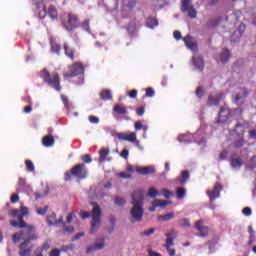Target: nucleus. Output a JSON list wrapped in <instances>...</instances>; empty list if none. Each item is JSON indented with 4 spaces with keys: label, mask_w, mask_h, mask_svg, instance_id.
Segmentation results:
<instances>
[{
    "label": "nucleus",
    "mask_w": 256,
    "mask_h": 256,
    "mask_svg": "<svg viewBox=\"0 0 256 256\" xmlns=\"http://www.w3.org/2000/svg\"><path fill=\"white\" fill-rule=\"evenodd\" d=\"M49 15L50 19H52V21H55L58 19L59 14L57 13V8H55V6L51 5L48 8V12H47V7L44 6L43 10L39 12V17L40 19H45L46 15Z\"/></svg>",
    "instance_id": "12"
},
{
    "label": "nucleus",
    "mask_w": 256,
    "mask_h": 256,
    "mask_svg": "<svg viewBox=\"0 0 256 256\" xmlns=\"http://www.w3.org/2000/svg\"><path fill=\"white\" fill-rule=\"evenodd\" d=\"M60 20L66 31H73V29H77L81 25L79 23V16L71 12L62 15Z\"/></svg>",
    "instance_id": "5"
},
{
    "label": "nucleus",
    "mask_w": 256,
    "mask_h": 256,
    "mask_svg": "<svg viewBox=\"0 0 256 256\" xmlns=\"http://www.w3.org/2000/svg\"><path fill=\"white\" fill-rule=\"evenodd\" d=\"M249 127V124L247 122L241 123L238 122L234 129L230 131V134H232L233 137H245V132L247 131V128Z\"/></svg>",
    "instance_id": "11"
},
{
    "label": "nucleus",
    "mask_w": 256,
    "mask_h": 256,
    "mask_svg": "<svg viewBox=\"0 0 256 256\" xmlns=\"http://www.w3.org/2000/svg\"><path fill=\"white\" fill-rule=\"evenodd\" d=\"M48 210H49V206L46 205L44 208H38L37 209V214L38 215H45V213H47Z\"/></svg>",
    "instance_id": "54"
},
{
    "label": "nucleus",
    "mask_w": 256,
    "mask_h": 256,
    "mask_svg": "<svg viewBox=\"0 0 256 256\" xmlns=\"http://www.w3.org/2000/svg\"><path fill=\"white\" fill-rule=\"evenodd\" d=\"M12 239H13L14 243H19L21 241V239H23V233L18 232V233L13 234Z\"/></svg>",
    "instance_id": "44"
},
{
    "label": "nucleus",
    "mask_w": 256,
    "mask_h": 256,
    "mask_svg": "<svg viewBox=\"0 0 256 256\" xmlns=\"http://www.w3.org/2000/svg\"><path fill=\"white\" fill-rule=\"evenodd\" d=\"M62 223H63L65 233H73V231H75V228L73 226H67L65 225V222H62Z\"/></svg>",
    "instance_id": "53"
},
{
    "label": "nucleus",
    "mask_w": 256,
    "mask_h": 256,
    "mask_svg": "<svg viewBox=\"0 0 256 256\" xmlns=\"http://www.w3.org/2000/svg\"><path fill=\"white\" fill-rule=\"evenodd\" d=\"M159 25V21L156 18L148 17L146 19V27L149 29H155Z\"/></svg>",
    "instance_id": "29"
},
{
    "label": "nucleus",
    "mask_w": 256,
    "mask_h": 256,
    "mask_svg": "<svg viewBox=\"0 0 256 256\" xmlns=\"http://www.w3.org/2000/svg\"><path fill=\"white\" fill-rule=\"evenodd\" d=\"M161 193H159V190L155 187H151L148 190V197H151L152 199H155V197H161Z\"/></svg>",
    "instance_id": "33"
},
{
    "label": "nucleus",
    "mask_w": 256,
    "mask_h": 256,
    "mask_svg": "<svg viewBox=\"0 0 256 256\" xmlns=\"http://www.w3.org/2000/svg\"><path fill=\"white\" fill-rule=\"evenodd\" d=\"M205 227H207V226H203V220H198L195 223V229H197V231H203V229H205Z\"/></svg>",
    "instance_id": "48"
},
{
    "label": "nucleus",
    "mask_w": 256,
    "mask_h": 256,
    "mask_svg": "<svg viewBox=\"0 0 256 256\" xmlns=\"http://www.w3.org/2000/svg\"><path fill=\"white\" fill-rule=\"evenodd\" d=\"M193 65L196 67V69H199V71H203L205 68V63L203 62V58L198 56V57H193L192 58Z\"/></svg>",
    "instance_id": "24"
},
{
    "label": "nucleus",
    "mask_w": 256,
    "mask_h": 256,
    "mask_svg": "<svg viewBox=\"0 0 256 256\" xmlns=\"http://www.w3.org/2000/svg\"><path fill=\"white\" fill-rule=\"evenodd\" d=\"M46 221L49 227H53V225H59V223H63V217L57 220V214L52 213L47 216Z\"/></svg>",
    "instance_id": "20"
},
{
    "label": "nucleus",
    "mask_w": 256,
    "mask_h": 256,
    "mask_svg": "<svg viewBox=\"0 0 256 256\" xmlns=\"http://www.w3.org/2000/svg\"><path fill=\"white\" fill-rule=\"evenodd\" d=\"M81 161H83V163H91V161H93V159L91 158V155L86 154L81 156Z\"/></svg>",
    "instance_id": "51"
},
{
    "label": "nucleus",
    "mask_w": 256,
    "mask_h": 256,
    "mask_svg": "<svg viewBox=\"0 0 256 256\" xmlns=\"http://www.w3.org/2000/svg\"><path fill=\"white\" fill-rule=\"evenodd\" d=\"M114 203H115V205H118L119 207H123V205H125L127 202L125 201V198H123L121 196H116L114 198Z\"/></svg>",
    "instance_id": "41"
},
{
    "label": "nucleus",
    "mask_w": 256,
    "mask_h": 256,
    "mask_svg": "<svg viewBox=\"0 0 256 256\" xmlns=\"http://www.w3.org/2000/svg\"><path fill=\"white\" fill-rule=\"evenodd\" d=\"M9 217L18 219L19 222L15 220H10V225L12 227H18V229H26L27 233H33L35 231V226L27 224L23 217L29 215V208L21 206L20 209H11L8 212Z\"/></svg>",
    "instance_id": "2"
},
{
    "label": "nucleus",
    "mask_w": 256,
    "mask_h": 256,
    "mask_svg": "<svg viewBox=\"0 0 256 256\" xmlns=\"http://www.w3.org/2000/svg\"><path fill=\"white\" fill-rule=\"evenodd\" d=\"M146 97H155V90L153 88H147Z\"/></svg>",
    "instance_id": "58"
},
{
    "label": "nucleus",
    "mask_w": 256,
    "mask_h": 256,
    "mask_svg": "<svg viewBox=\"0 0 256 256\" xmlns=\"http://www.w3.org/2000/svg\"><path fill=\"white\" fill-rule=\"evenodd\" d=\"M49 256H61V250L54 248L51 250Z\"/></svg>",
    "instance_id": "59"
},
{
    "label": "nucleus",
    "mask_w": 256,
    "mask_h": 256,
    "mask_svg": "<svg viewBox=\"0 0 256 256\" xmlns=\"http://www.w3.org/2000/svg\"><path fill=\"white\" fill-rule=\"evenodd\" d=\"M89 176V171L85 163H79L74 165L70 171L64 174V181H71L73 177L79 180H83Z\"/></svg>",
    "instance_id": "3"
},
{
    "label": "nucleus",
    "mask_w": 256,
    "mask_h": 256,
    "mask_svg": "<svg viewBox=\"0 0 256 256\" xmlns=\"http://www.w3.org/2000/svg\"><path fill=\"white\" fill-rule=\"evenodd\" d=\"M82 28L89 33L90 28H89V20H84V22L81 24Z\"/></svg>",
    "instance_id": "60"
},
{
    "label": "nucleus",
    "mask_w": 256,
    "mask_h": 256,
    "mask_svg": "<svg viewBox=\"0 0 256 256\" xmlns=\"http://www.w3.org/2000/svg\"><path fill=\"white\" fill-rule=\"evenodd\" d=\"M219 23H221V18H212L206 23L205 29H215Z\"/></svg>",
    "instance_id": "27"
},
{
    "label": "nucleus",
    "mask_w": 256,
    "mask_h": 256,
    "mask_svg": "<svg viewBox=\"0 0 256 256\" xmlns=\"http://www.w3.org/2000/svg\"><path fill=\"white\" fill-rule=\"evenodd\" d=\"M166 244L165 249H167L170 256H175V249L171 248L174 245L175 239H177V230L171 229L168 233H166Z\"/></svg>",
    "instance_id": "9"
},
{
    "label": "nucleus",
    "mask_w": 256,
    "mask_h": 256,
    "mask_svg": "<svg viewBox=\"0 0 256 256\" xmlns=\"http://www.w3.org/2000/svg\"><path fill=\"white\" fill-rule=\"evenodd\" d=\"M113 111L117 115H127V113H128L127 108H125V106H121L119 104H116L114 106Z\"/></svg>",
    "instance_id": "31"
},
{
    "label": "nucleus",
    "mask_w": 256,
    "mask_h": 256,
    "mask_svg": "<svg viewBox=\"0 0 256 256\" xmlns=\"http://www.w3.org/2000/svg\"><path fill=\"white\" fill-rule=\"evenodd\" d=\"M41 79H43L44 83H47L50 87L55 89V91L61 92V77L57 72L49 73L47 69H44L40 73Z\"/></svg>",
    "instance_id": "4"
},
{
    "label": "nucleus",
    "mask_w": 256,
    "mask_h": 256,
    "mask_svg": "<svg viewBox=\"0 0 256 256\" xmlns=\"http://www.w3.org/2000/svg\"><path fill=\"white\" fill-rule=\"evenodd\" d=\"M155 233V228H150L142 233H140L141 237H149Z\"/></svg>",
    "instance_id": "45"
},
{
    "label": "nucleus",
    "mask_w": 256,
    "mask_h": 256,
    "mask_svg": "<svg viewBox=\"0 0 256 256\" xmlns=\"http://www.w3.org/2000/svg\"><path fill=\"white\" fill-rule=\"evenodd\" d=\"M195 93H196V96H198L201 99V97H203V95H205V90H203V88H201V87H198L196 89Z\"/></svg>",
    "instance_id": "57"
},
{
    "label": "nucleus",
    "mask_w": 256,
    "mask_h": 256,
    "mask_svg": "<svg viewBox=\"0 0 256 256\" xmlns=\"http://www.w3.org/2000/svg\"><path fill=\"white\" fill-rule=\"evenodd\" d=\"M42 145L44 147H53L55 145V138L51 135H46L42 139Z\"/></svg>",
    "instance_id": "26"
},
{
    "label": "nucleus",
    "mask_w": 256,
    "mask_h": 256,
    "mask_svg": "<svg viewBox=\"0 0 256 256\" xmlns=\"http://www.w3.org/2000/svg\"><path fill=\"white\" fill-rule=\"evenodd\" d=\"M136 113L138 115V117H143V115H145V107H139L136 109Z\"/></svg>",
    "instance_id": "56"
},
{
    "label": "nucleus",
    "mask_w": 256,
    "mask_h": 256,
    "mask_svg": "<svg viewBox=\"0 0 256 256\" xmlns=\"http://www.w3.org/2000/svg\"><path fill=\"white\" fill-rule=\"evenodd\" d=\"M221 191H223V185L220 182H216L213 190H207L206 195H208L210 201H215V199H219L221 197Z\"/></svg>",
    "instance_id": "13"
},
{
    "label": "nucleus",
    "mask_w": 256,
    "mask_h": 256,
    "mask_svg": "<svg viewBox=\"0 0 256 256\" xmlns=\"http://www.w3.org/2000/svg\"><path fill=\"white\" fill-rule=\"evenodd\" d=\"M230 58L231 52H229L228 49H224L222 53L219 55V61H221V63H227V61H229Z\"/></svg>",
    "instance_id": "28"
},
{
    "label": "nucleus",
    "mask_w": 256,
    "mask_h": 256,
    "mask_svg": "<svg viewBox=\"0 0 256 256\" xmlns=\"http://www.w3.org/2000/svg\"><path fill=\"white\" fill-rule=\"evenodd\" d=\"M173 217H175V214L173 212L171 213H167L165 215H159L157 217V221H170V219H173Z\"/></svg>",
    "instance_id": "34"
},
{
    "label": "nucleus",
    "mask_w": 256,
    "mask_h": 256,
    "mask_svg": "<svg viewBox=\"0 0 256 256\" xmlns=\"http://www.w3.org/2000/svg\"><path fill=\"white\" fill-rule=\"evenodd\" d=\"M176 195L178 199H183L187 195V190L184 187L177 188Z\"/></svg>",
    "instance_id": "40"
},
{
    "label": "nucleus",
    "mask_w": 256,
    "mask_h": 256,
    "mask_svg": "<svg viewBox=\"0 0 256 256\" xmlns=\"http://www.w3.org/2000/svg\"><path fill=\"white\" fill-rule=\"evenodd\" d=\"M189 137H191V134H180L177 140L179 141V143H191Z\"/></svg>",
    "instance_id": "36"
},
{
    "label": "nucleus",
    "mask_w": 256,
    "mask_h": 256,
    "mask_svg": "<svg viewBox=\"0 0 256 256\" xmlns=\"http://www.w3.org/2000/svg\"><path fill=\"white\" fill-rule=\"evenodd\" d=\"M191 3H193V0H182L181 11L182 13H188L190 19H197V10Z\"/></svg>",
    "instance_id": "10"
},
{
    "label": "nucleus",
    "mask_w": 256,
    "mask_h": 256,
    "mask_svg": "<svg viewBox=\"0 0 256 256\" xmlns=\"http://www.w3.org/2000/svg\"><path fill=\"white\" fill-rule=\"evenodd\" d=\"M26 170L30 173H33L35 171V164H33V161L31 160H25Z\"/></svg>",
    "instance_id": "42"
},
{
    "label": "nucleus",
    "mask_w": 256,
    "mask_h": 256,
    "mask_svg": "<svg viewBox=\"0 0 256 256\" xmlns=\"http://www.w3.org/2000/svg\"><path fill=\"white\" fill-rule=\"evenodd\" d=\"M180 227H191V222H189V219L184 218L179 221Z\"/></svg>",
    "instance_id": "47"
},
{
    "label": "nucleus",
    "mask_w": 256,
    "mask_h": 256,
    "mask_svg": "<svg viewBox=\"0 0 256 256\" xmlns=\"http://www.w3.org/2000/svg\"><path fill=\"white\" fill-rule=\"evenodd\" d=\"M249 169L253 170L256 167V156H253L248 164Z\"/></svg>",
    "instance_id": "50"
},
{
    "label": "nucleus",
    "mask_w": 256,
    "mask_h": 256,
    "mask_svg": "<svg viewBox=\"0 0 256 256\" xmlns=\"http://www.w3.org/2000/svg\"><path fill=\"white\" fill-rule=\"evenodd\" d=\"M68 71L63 73L64 79H72V77L83 75L85 73V66L81 62H75L68 66Z\"/></svg>",
    "instance_id": "7"
},
{
    "label": "nucleus",
    "mask_w": 256,
    "mask_h": 256,
    "mask_svg": "<svg viewBox=\"0 0 256 256\" xmlns=\"http://www.w3.org/2000/svg\"><path fill=\"white\" fill-rule=\"evenodd\" d=\"M101 207L99 204L94 203V207L92 209V222H91V230L90 234L95 235L97 233V229L101 226Z\"/></svg>",
    "instance_id": "6"
},
{
    "label": "nucleus",
    "mask_w": 256,
    "mask_h": 256,
    "mask_svg": "<svg viewBox=\"0 0 256 256\" xmlns=\"http://www.w3.org/2000/svg\"><path fill=\"white\" fill-rule=\"evenodd\" d=\"M51 249V244H49L48 241H46L40 248L39 253H43V251H49Z\"/></svg>",
    "instance_id": "49"
},
{
    "label": "nucleus",
    "mask_w": 256,
    "mask_h": 256,
    "mask_svg": "<svg viewBox=\"0 0 256 256\" xmlns=\"http://www.w3.org/2000/svg\"><path fill=\"white\" fill-rule=\"evenodd\" d=\"M117 137L120 141H129V143H135L137 141V133L135 132H130L129 134L118 133Z\"/></svg>",
    "instance_id": "17"
},
{
    "label": "nucleus",
    "mask_w": 256,
    "mask_h": 256,
    "mask_svg": "<svg viewBox=\"0 0 256 256\" xmlns=\"http://www.w3.org/2000/svg\"><path fill=\"white\" fill-rule=\"evenodd\" d=\"M136 173H139V175H151L152 173H155V168H153V167H138V168H136Z\"/></svg>",
    "instance_id": "25"
},
{
    "label": "nucleus",
    "mask_w": 256,
    "mask_h": 256,
    "mask_svg": "<svg viewBox=\"0 0 256 256\" xmlns=\"http://www.w3.org/2000/svg\"><path fill=\"white\" fill-rule=\"evenodd\" d=\"M184 43L186 45V47H188V49H190V51H197L198 49V45H197V40H195V38L191 37V36H186L184 38Z\"/></svg>",
    "instance_id": "18"
},
{
    "label": "nucleus",
    "mask_w": 256,
    "mask_h": 256,
    "mask_svg": "<svg viewBox=\"0 0 256 256\" xmlns=\"http://www.w3.org/2000/svg\"><path fill=\"white\" fill-rule=\"evenodd\" d=\"M221 99H223V93L219 92L214 95H210L207 100L208 107H217L221 103Z\"/></svg>",
    "instance_id": "16"
},
{
    "label": "nucleus",
    "mask_w": 256,
    "mask_h": 256,
    "mask_svg": "<svg viewBox=\"0 0 256 256\" xmlns=\"http://www.w3.org/2000/svg\"><path fill=\"white\" fill-rule=\"evenodd\" d=\"M50 45H51V51H53V53H56L57 55L61 53V45H59V43H57L56 41H51Z\"/></svg>",
    "instance_id": "35"
},
{
    "label": "nucleus",
    "mask_w": 256,
    "mask_h": 256,
    "mask_svg": "<svg viewBox=\"0 0 256 256\" xmlns=\"http://www.w3.org/2000/svg\"><path fill=\"white\" fill-rule=\"evenodd\" d=\"M106 239L107 238L105 236H102V237L98 238L96 240V242L94 243V245L89 246L86 249V253L90 254V253H94V251H100L101 249H105V241H106Z\"/></svg>",
    "instance_id": "15"
},
{
    "label": "nucleus",
    "mask_w": 256,
    "mask_h": 256,
    "mask_svg": "<svg viewBox=\"0 0 256 256\" xmlns=\"http://www.w3.org/2000/svg\"><path fill=\"white\" fill-rule=\"evenodd\" d=\"M247 141H245V136H236L233 141L234 149H241L246 145Z\"/></svg>",
    "instance_id": "22"
},
{
    "label": "nucleus",
    "mask_w": 256,
    "mask_h": 256,
    "mask_svg": "<svg viewBox=\"0 0 256 256\" xmlns=\"http://www.w3.org/2000/svg\"><path fill=\"white\" fill-rule=\"evenodd\" d=\"M248 137H249V139H256V130L254 129V130H250L249 132H248Z\"/></svg>",
    "instance_id": "64"
},
{
    "label": "nucleus",
    "mask_w": 256,
    "mask_h": 256,
    "mask_svg": "<svg viewBox=\"0 0 256 256\" xmlns=\"http://www.w3.org/2000/svg\"><path fill=\"white\" fill-rule=\"evenodd\" d=\"M168 204L169 202L160 199H156L152 202V205H154V207H167Z\"/></svg>",
    "instance_id": "38"
},
{
    "label": "nucleus",
    "mask_w": 256,
    "mask_h": 256,
    "mask_svg": "<svg viewBox=\"0 0 256 256\" xmlns=\"http://www.w3.org/2000/svg\"><path fill=\"white\" fill-rule=\"evenodd\" d=\"M37 239V234H29L28 238L24 240L23 243L20 244L19 249V256H31V253L33 252V245L29 244L31 241H36Z\"/></svg>",
    "instance_id": "8"
},
{
    "label": "nucleus",
    "mask_w": 256,
    "mask_h": 256,
    "mask_svg": "<svg viewBox=\"0 0 256 256\" xmlns=\"http://www.w3.org/2000/svg\"><path fill=\"white\" fill-rule=\"evenodd\" d=\"M189 177H191L189 171L184 170L182 171L181 176L176 179V181L177 183H180V185H186L187 181H189Z\"/></svg>",
    "instance_id": "23"
},
{
    "label": "nucleus",
    "mask_w": 256,
    "mask_h": 256,
    "mask_svg": "<svg viewBox=\"0 0 256 256\" xmlns=\"http://www.w3.org/2000/svg\"><path fill=\"white\" fill-rule=\"evenodd\" d=\"M242 213H243V215H246V217H249V216H251L252 210H251L250 207H245V208L242 210Z\"/></svg>",
    "instance_id": "62"
},
{
    "label": "nucleus",
    "mask_w": 256,
    "mask_h": 256,
    "mask_svg": "<svg viewBox=\"0 0 256 256\" xmlns=\"http://www.w3.org/2000/svg\"><path fill=\"white\" fill-rule=\"evenodd\" d=\"M134 128L136 131H141L143 129V123L141 121H137L134 123Z\"/></svg>",
    "instance_id": "61"
},
{
    "label": "nucleus",
    "mask_w": 256,
    "mask_h": 256,
    "mask_svg": "<svg viewBox=\"0 0 256 256\" xmlns=\"http://www.w3.org/2000/svg\"><path fill=\"white\" fill-rule=\"evenodd\" d=\"M61 100H62V103L64 104V107H66V109H69V98L62 94Z\"/></svg>",
    "instance_id": "52"
},
{
    "label": "nucleus",
    "mask_w": 256,
    "mask_h": 256,
    "mask_svg": "<svg viewBox=\"0 0 256 256\" xmlns=\"http://www.w3.org/2000/svg\"><path fill=\"white\" fill-rule=\"evenodd\" d=\"M132 209L130 210V222L131 223H141L143 221V214L145 210L143 209V190L137 189L132 195Z\"/></svg>",
    "instance_id": "1"
},
{
    "label": "nucleus",
    "mask_w": 256,
    "mask_h": 256,
    "mask_svg": "<svg viewBox=\"0 0 256 256\" xmlns=\"http://www.w3.org/2000/svg\"><path fill=\"white\" fill-rule=\"evenodd\" d=\"M130 99H137V90L133 89L128 93Z\"/></svg>",
    "instance_id": "63"
},
{
    "label": "nucleus",
    "mask_w": 256,
    "mask_h": 256,
    "mask_svg": "<svg viewBox=\"0 0 256 256\" xmlns=\"http://www.w3.org/2000/svg\"><path fill=\"white\" fill-rule=\"evenodd\" d=\"M248 95H249V92H247V89L245 88L240 89V93L236 94L235 103H237L238 105H243Z\"/></svg>",
    "instance_id": "19"
},
{
    "label": "nucleus",
    "mask_w": 256,
    "mask_h": 256,
    "mask_svg": "<svg viewBox=\"0 0 256 256\" xmlns=\"http://www.w3.org/2000/svg\"><path fill=\"white\" fill-rule=\"evenodd\" d=\"M230 165L233 169H240L243 166V161H241V158H233L230 161Z\"/></svg>",
    "instance_id": "32"
},
{
    "label": "nucleus",
    "mask_w": 256,
    "mask_h": 256,
    "mask_svg": "<svg viewBox=\"0 0 256 256\" xmlns=\"http://www.w3.org/2000/svg\"><path fill=\"white\" fill-rule=\"evenodd\" d=\"M25 189H27V181L25 180V178H19L18 181V191H24Z\"/></svg>",
    "instance_id": "39"
},
{
    "label": "nucleus",
    "mask_w": 256,
    "mask_h": 256,
    "mask_svg": "<svg viewBox=\"0 0 256 256\" xmlns=\"http://www.w3.org/2000/svg\"><path fill=\"white\" fill-rule=\"evenodd\" d=\"M230 118H231V109L222 107L220 108V111L218 113V118L215 123L217 124L221 123L223 125L226 122H228Z\"/></svg>",
    "instance_id": "14"
},
{
    "label": "nucleus",
    "mask_w": 256,
    "mask_h": 256,
    "mask_svg": "<svg viewBox=\"0 0 256 256\" xmlns=\"http://www.w3.org/2000/svg\"><path fill=\"white\" fill-rule=\"evenodd\" d=\"M162 195L166 199H169L171 197V195H173V192L169 191L168 189H163L162 190Z\"/></svg>",
    "instance_id": "55"
},
{
    "label": "nucleus",
    "mask_w": 256,
    "mask_h": 256,
    "mask_svg": "<svg viewBox=\"0 0 256 256\" xmlns=\"http://www.w3.org/2000/svg\"><path fill=\"white\" fill-rule=\"evenodd\" d=\"M209 236V227H205L202 230H200V233L198 234V237H208Z\"/></svg>",
    "instance_id": "46"
},
{
    "label": "nucleus",
    "mask_w": 256,
    "mask_h": 256,
    "mask_svg": "<svg viewBox=\"0 0 256 256\" xmlns=\"http://www.w3.org/2000/svg\"><path fill=\"white\" fill-rule=\"evenodd\" d=\"M99 155H100V161H105V159H107V156L109 155V149L102 148L99 151Z\"/></svg>",
    "instance_id": "43"
},
{
    "label": "nucleus",
    "mask_w": 256,
    "mask_h": 256,
    "mask_svg": "<svg viewBox=\"0 0 256 256\" xmlns=\"http://www.w3.org/2000/svg\"><path fill=\"white\" fill-rule=\"evenodd\" d=\"M63 49L64 55H66V57H69V59L73 61V59H75L76 50L74 48H71L67 42L63 44Z\"/></svg>",
    "instance_id": "21"
},
{
    "label": "nucleus",
    "mask_w": 256,
    "mask_h": 256,
    "mask_svg": "<svg viewBox=\"0 0 256 256\" xmlns=\"http://www.w3.org/2000/svg\"><path fill=\"white\" fill-rule=\"evenodd\" d=\"M100 99H101V101H111V99H113L111 90H102L100 92Z\"/></svg>",
    "instance_id": "30"
},
{
    "label": "nucleus",
    "mask_w": 256,
    "mask_h": 256,
    "mask_svg": "<svg viewBox=\"0 0 256 256\" xmlns=\"http://www.w3.org/2000/svg\"><path fill=\"white\" fill-rule=\"evenodd\" d=\"M122 1H123L124 9L126 7H128V9H133V7H135V5H137V1L136 0H122Z\"/></svg>",
    "instance_id": "37"
}]
</instances>
